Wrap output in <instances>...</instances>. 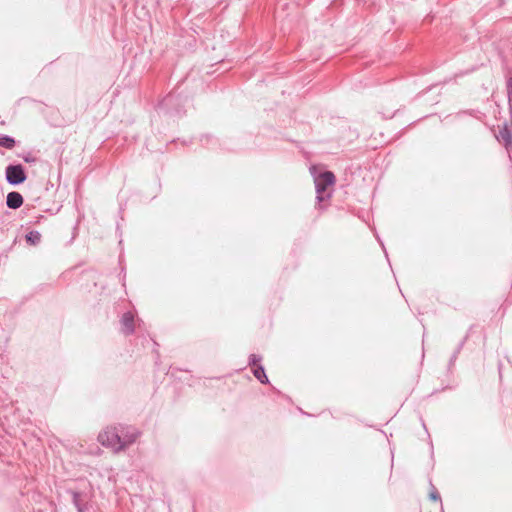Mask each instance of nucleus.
I'll list each match as a JSON object with an SVG mask.
<instances>
[{
    "mask_svg": "<svg viewBox=\"0 0 512 512\" xmlns=\"http://www.w3.org/2000/svg\"><path fill=\"white\" fill-rule=\"evenodd\" d=\"M23 204V197L18 192H10L7 195V206L12 209H17Z\"/></svg>",
    "mask_w": 512,
    "mask_h": 512,
    "instance_id": "39448f33",
    "label": "nucleus"
},
{
    "mask_svg": "<svg viewBox=\"0 0 512 512\" xmlns=\"http://www.w3.org/2000/svg\"><path fill=\"white\" fill-rule=\"evenodd\" d=\"M6 178L11 184H19L25 181L26 176L21 165H10L6 169Z\"/></svg>",
    "mask_w": 512,
    "mask_h": 512,
    "instance_id": "7ed1b4c3",
    "label": "nucleus"
},
{
    "mask_svg": "<svg viewBox=\"0 0 512 512\" xmlns=\"http://www.w3.org/2000/svg\"><path fill=\"white\" fill-rule=\"evenodd\" d=\"M252 371H253V374L254 376L261 382V383H267L268 382V378L265 374V371L263 369V367L261 366H258L256 364H253V367H252Z\"/></svg>",
    "mask_w": 512,
    "mask_h": 512,
    "instance_id": "0eeeda50",
    "label": "nucleus"
},
{
    "mask_svg": "<svg viewBox=\"0 0 512 512\" xmlns=\"http://www.w3.org/2000/svg\"><path fill=\"white\" fill-rule=\"evenodd\" d=\"M0 146L12 149L15 146V140L9 136L0 137Z\"/></svg>",
    "mask_w": 512,
    "mask_h": 512,
    "instance_id": "1a4fd4ad",
    "label": "nucleus"
},
{
    "mask_svg": "<svg viewBox=\"0 0 512 512\" xmlns=\"http://www.w3.org/2000/svg\"><path fill=\"white\" fill-rule=\"evenodd\" d=\"M335 181V175L328 170L315 177L316 199L318 202L325 201L331 197V193L327 192V188L334 185Z\"/></svg>",
    "mask_w": 512,
    "mask_h": 512,
    "instance_id": "f03ea898",
    "label": "nucleus"
},
{
    "mask_svg": "<svg viewBox=\"0 0 512 512\" xmlns=\"http://www.w3.org/2000/svg\"><path fill=\"white\" fill-rule=\"evenodd\" d=\"M430 497H431V499H432V500H434V501H437V500H438V496H437L435 493H431V494H430Z\"/></svg>",
    "mask_w": 512,
    "mask_h": 512,
    "instance_id": "9b49d317",
    "label": "nucleus"
},
{
    "mask_svg": "<svg viewBox=\"0 0 512 512\" xmlns=\"http://www.w3.org/2000/svg\"><path fill=\"white\" fill-rule=\"evenodd\" d=\"M136 433L121 436L116 427H107L98 436L99 442L115 451L124 449L127 445L133 443L137 438Z\"/></svg>",
    "mask_w": 512,
    "mask_h": 512,
    "instance_id": "f257e3e1",
    "label": "nucleus"
},
{
    "mask_svg": "<svg viewBox=\"0 0 512 512\" xmlns=\"http://www.w3.org/2000/svg\"><path fill=\"white\" fill-rule=\"evenodd\" d=\"M41 240V234L38 231H31L26 235V241L30 245H37Z\"/></svg>",
    "mask_w": 512,
    "mask_h": 512,
    "instance_id": "6e6552de",
    "label": "nucleus"
},
{
    "mask_svg": "<svg viewBox=\"0 0 512 512\" xmlns=\"http://www.w3.org/2000/svg\"><path fill=\"white\" fill-rule=\"evenodd\" d=\"M123 331L130 334L134 331V316L132 313H125L122 317Z\"/></svg>",
    "mask_w": 512,
    "mask_h": 512,
    "instance_id": "423d86ee",
    "label": "nucleus"
},
{
    "mask_svg": "<svg viewBox=\"0 0 512 512\" xmlns=\"http://www.w3.org/2000/svg\"><path fill=\"white\" fill-rule=\"evenodd\" d=\"M495 137L500 143H503L508 153L512 151V132L507 122L499 127V131L495 134Z\"/></svg>",
    "mask_w": 512,
    "mask_h": 512,
    "instance_id": "20e7f679",
    "label": "nucleus"
},
{
    "mask_svg": "<svg viewBox=\"0 0 512 512\" xmlns=\"http://www.w3.org/2000/svg\"><path fill=\"white\" fill-rule=\"evenodd\" d=\"M394 113H395V110L394 111H391L387 114L383 113V115L386 117V118H392L394 116Z\"/></svg>",
    "mask_w": 512,
    "mask_h": 512,
    "instance_id": "9d476101",
    "label": "nucleus"
}]
</instances>
